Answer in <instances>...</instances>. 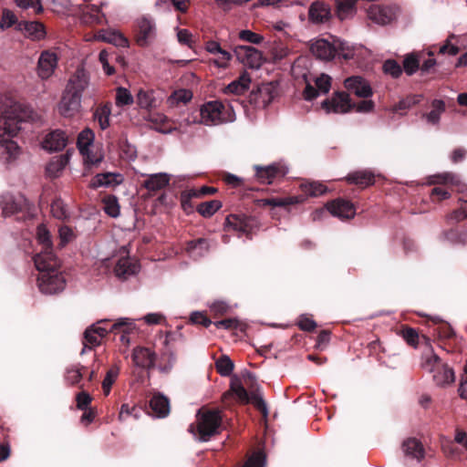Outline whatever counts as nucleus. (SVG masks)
I'll return each instance as SVG.
<instances>
[{
	"label": "nucleus",
	"instance_id": "cd10ccee",
	"mask_svg": "<svg viewBox=\"0 0 467 467\" xmlns=\"http://www.w3.org/2000/svg\"><path fill=\"white\" fill-rule=\"evenodd\" d=\"M402 451L405 456L420 461L424 457V449L420 441L415 438H409L402 443Z\"/></svg>",
	"mask_w": 467,
	"mask_h": 467
},
{
	"label": "nucleus",
	"instance_id": "5fc2aeb1",
	"mask_svg": "<svg viewBox=\"0 0 467 467\" xmlns=\"http://www.w3.org/2000/svg\"><path fill=\"white\" fill-rule=\"evenodd\" d=\"M36 238L38 243L42 245V250H53L51 235L45 224L37 226Z\"/></svg>",
	"mask_w": 467,
	"mask_h": 467
},
{
	"label": "nucleus",
	"instance_id": "f03ea898",
	"mask_svg": "<svg viewBox=\"0 0 467 467\" xmlns=\"http://www.w3.org/2000/svg\"><path fill=\"white\" fill-rule=\"evenodd\" d=\"M20 121L7 112L0 116V161L9 162L20 154V148L12 140L20 130Z\"/></svg>",
	"mask_w": 467,
	"mask_h": 467
},
{
	"label": "nucleus",
	"instance_id": "37998d69",
	"mask_svg": "<svg viewBox=\"0 0 467 467\" xmlns=\"http://www.w3.org/2000/svg\"><path fill=\"white\" fill-rule=\"evenodd\" d=\"M431 110L425 115L428 123L436 125L439 123L441 115L445 111V103L441 99H434L431 102Z\"/></svg>",
	"mask_w": 467,
	"mask_h": 467
},
{
	"label": "nucleus",
	"instance_id": "f3484780",
	"mask_svg": "<svg viewBox=\"0 0 467 467\" xmlns=\"http://www.w3.org/2000/svg\"><path fill=\"white\" fill-rule=\"evenodd\" d=\"M205 50L213 55L214 57L211 60V62L219 68H226L230 65V61L232 60L233 55L223 49L221 45L214 40H209L205 43L204 47Z\"/></svg>",
	"mask_w": 467,
	"mask_h": 467
},
{
	"label": "nucleus",
	"instance_id": "774afa93",
	"mask_svg": "<svg viewBox=\"0 0 467 467\" xmlns=\"http://www.w3.org/2000/svg\"><path fill=\"white\" fill-rule=\"evenodd\" d=\"M403 67L408 75L414 74L419 68V61L414 56H408L403 62Z\"/></svg>",
	"mask_w": 467,
	"mask_h": 467
},
{
	"label": "nucleus",
	"instance_id": "5701e85b",
	"mask_svg": "<svg viewBox=\"0 0 467 467\" xmlns=\"http://www.w3.org/2000/svg\"><path fill=\"white\" fill-rule=\"evenodd\" d=\"M26 200L22 196L15 197L12 194L5 193L1 196L0 206L5 217L16 214L23 209Z\"/></svg>",
	"mask_w": 467,
	"mask_h": 467
},
{
	"label": "nucleus",
	"instance_id": "0eeeda50",
	"mask_svg": "<svg viewBox=\"0 0 467 467\" xmlns=\"http://www.w3.org/2000/svg\"><path fill=\"white\" fill-rule=\"evenodd\" d=\"M37 285L41 293L53 295L61 292L65 288L66 280L59 270L44 272L38 275Z\"/></svg>",
	"mask_w": 467,
	"mask_h": 467
},
{
	"label": "nucleus",
	"instance_id": "a19ab883",
	"mask_svg": "<svg viewBox=\"0 0 467 467\" xmlns=\"http://www.w3.org/2000/svg\"><path fill=\"white\" fill-rule=\"evenodd\" d=\"M111 115V105L109 103L104 104L96 109L94 112V119L99 122L101 130H106L109 127V117Z\"/></svg>",
	"mask_w": 467,
	"mask_h": 467
},
{
	"label": "nucleus",
	"instance_id": "9b49d317",
	"mask_svg": "<svg viewBox=\"0 0 467 467\" xmlns=\"http://www.w3.org/2000/svg\"><path fill=\"white\" fill-rule=\"evenodd\" d=\"M105 321H99L93 324L86 329L83 339V348L81 355H83L87 349H92L93 348L100 345L101 340L109 332V328L104 327Z\"/></svg>",
	"mask_w": 467,
	"mask_h": 467
},
{
	"label": "nucleus",
	"instance_id": "79ce46f5",
	"mask_svg": "<svg viewBox=\"0 0 467 467\" xmlns=\"http://www.w3.org/2000/svg\"><path fill=\"white\" fill-rule=\"evenodd\" d=\"M25 33L33 40H41L47 34L44 25L36 21L27 22L25 25Z\"/></svg>",
	"mask_w": 467,
	"mask_h": 467
},
{
	"label": "nucleus",
	"instance_id": "ea45409f",
	"mask_svg": "<svg viewBox=\"0 0 467 467\" xmlns=\"http://www.w3.org/2000/svg\"><path fill=\"white\" fill-rule=\"evenodd\" d=\"M84 366L80 364L71 365L67 368L65 373V380L70 386H75L80 383L83 378Z\"/></svg>",
	"mask_w": 467,
	"mask_h": 467
},
{
	"label": "nucleus",
	"instance_id": "338daca9",
	"mask_svg": "<svg viewBox=\"0 0 467 467\" xmlns=\"http://www.w3.org/2000/svg\"><path fill=\"white\" fill-rule=\"evenodd\" d=\"M252 99L254 100L256 106H262L263 108L266 107L271 101L269 93L265 89H260L257 93L254 94Z\"/></svg>",
	"mask_w": 467,
	"mask_h": 467
},
{
	"label": "nucleus",
	"instance_id": "412c9836",
	"mask_svg": "<svg viewBox=\"0 0 467 467\" xmlns=\"http://www.w3.org/2000/svg\"><path fill=\"white\" fill-rule=\"evenodd\" d=\"M131 358L135 366L150 369L154 367L157 356L149 348L137 347L133 349Z\"/></svg>",
	"mask_w": 467,
	"mask_h": 467
},
{
	"label": "nucleus",
	"instance_id": "1a4fd4ad",
	"mask_svg": "<svg viewBox=\"0 0 467 467\" xmlns=\"http://www.w3.org/2000/svg\"><path fill=\"white\" fill-rule=\"evenodd\" d=\"M255 175L260 183L271 184L275 180L283 178L287 173V168L278 163L267 166H254Z\"/></svg>",
	"mask_w": 467,
	"mask_h": 467
},
{
	"label": "nucleus",
	"instance_id": "473e14b6",
	"mask_svg": "<svg viewBox=\"0 0 467 467\" xmlns=\"http://www.w3.org/2000/svg\"><path fill=\"white\" fill-rule=\"evenodd\" d=\"M169 182V174L160 172L149 175L143 185L148 191L156 192L165 188Z\"/></svg>",
	"mask_w": 467,
	"mask_h": 467
},
{
	"label": "nucleus",
	"instance_id": "c03bdc74",
	"mask_svg": "<svg viewBox=\"0 0 467 467\" xmlns=\"http://www.w3.org/2000/svg\"><path fill=\"white\" fill-rule=\"evenodd\" d=\"M357 0H337V13L340 20H344L355 13Z\"/></svg>",
	"mask_w": 467,
	"mask_h": 467
},
{
	"label": "nucleus",
	"instance_id": "39448f33",
	"mask_svg": "<svg viewBox=\"0 0 467 467\" xmlns=\"http://www.w3.org/2000/svg\"><path fill=\"white\" fill-rule=\"evenodd\" d=\"M230 395H234L241 403H254L263 415L267 417V407L262 397L257 394L249 395L243 386L241 379L236 376L232 378L230 390L223 394V400H226Z\"/></svg>",
	"mask_w": 467,
	"mask_h": 467
},
{
	"label": "nucleus",
	"instance_id": "09e8293b",
	"mask_svg": "<svg viewBox=\"0 0 467 467\" xmlns=\"http://www.w3.org/2000/svg\"><path fill=\"white\" fill-rule=\"evenodd\" d=\"M222 202L218 200H212L204 202H201L197 206V212L203 217L213 216L220 208Z\"/></svg>",
	"mask_w": 467,
	"mask_h": 467
},
{
	"label": "nucleus",
	"instance_id": "052dcab7",
	"mask_svg": "<svg viewBox=\"0 0 467 467\" xmlns=\"http://www.w3.org/2000/svg\"><path fill=\"white\" fill-rule=\"evenodd\" d=\"M104 211L111 217H117L119 214V205L114 196H109L104 199Z\"/></svg>",
	"mask_w": 467,
	"mask_h": 467
},
{
	"label": "nucleus",
	"instance_id": "69168bd1",
	"mask_svg": "<svg viewBox=\"0 0 467 467\" xmlns=\"http://www.w3.org/2000/svg\"><path fill=\"white\" fill-rule=\"evenodd\" d=\"M91 401V396L86 391L79 392L76 397L77 408L80 410H88Z\"/></svg>",
	"mask_w": 467,
	"mask_h": 467
},
{
	"label": "nucleus",
	"instance_id": "dca6fc26",
	"mask_svg": "<svg viewBox=\"0 0 467 467\" xmlns=\"http://www.w3.org/2000/svg\"><path fill=\"white\" fill-rule=\"evenodd\" d=\"M34 263L39 274L44 272H55L59 270L60 261L53 253V250H41L34 257Z\"/></svg>",
	"mask_w": 467,
	"mask_h": 467
},
{
	"label": "nucleus",
	"instance_id": "7c9ffc66",
	"mask_svg": "<svg viewBox=\"0 0 467 467\" xmlns=\"http://www.w3.org/2000/svg\"><path fill=\"white\" fill-rule=\"evenodd\" d=\"M68 161L69 157L67 154H62L52 158L46 167L47 176L51 178L60 176Z\"/></svg>",
	"mask_w": 467,
	"mask_h": 467
},
{
	"label": "nucleus",
	"instance_id": "ddd939ff",
	"mask_svg": "<svg viewBox=\"0 0 467 467\" xmlns=\"http://www.w3.org/2000/svg\"><path fill=\"white\" fill-rule=\"evenodd\" d=\"M89 86L88 73L83 67H78L69 78L65 89L82 98L83 93L88 90Z\"/></svg>",
	"mask_w": 467,
	"mask_h": 467
},
{
	"label": "nucleus",
	"instance_id": "20e7f679",
	"mask_svg": "<svg viewBox=\"0 0 467 467\" xmlns=\"http://www.w3.org/2000/svg\"><path fill=\"white\" fill-rule=\"evenodd\" d=\"M421 368L432 374L433 381L439 387H446L452 384L455 380L453 369L443 363L432 350L423 354Z\"/></svg>",
	"mask_w": 467,
	"mask_h": 467
},
{
	"label": "nucleus",
	"instance_id": "bb28decb",
	"mask_svg": "<svg viewBox=\"0 0 467 467\" xmlns=\"http://www.w3.org/2000/svg\"><path fill=\"white\" fill-rule=\"evenodd\" d=\"M308 15L310 21L313 23H325L330 17V8L327 4L315 2L311 5Z\"/></svg>",
	"mask_w": 467,
	"mask_h": 467
},
{
	"label": "nucleus",
	"instance_id": "13d9d810",
	"mask_svg": "<svg viewBox=\"0 0 467 467\" xmlns=\"http://www.w3.org/2000/svg\"><path fill=\"white\" fill-rule=\"evenodd\" d=\"M177 32V40L181 45H184L189 48H192L195 44V39L193 35L185 28H176Z\"/></svg>",
	"mask_w": 467,
	"mask_h": 467
},
{
	"label": "nucleus",
	"instance_id": "4468645a",
	"mask_svg": "<svg viewBox=\"0 0 467 467\" xmlns=\"http://www.w3.org/2000/svg\"><path fill=\"white\" fill-rule=\"evenodd\" d=\"M82 98L67 90H64L57 106L58 112L65 118H71L79 112Z\"/></svg>",
	"mask_w": 467,
	"mask_h": 467
},
{
	"label": "nucleus",
	"instance_id": "393cba45",
	"mask_svg": "<svg viewBox=\"0 0 467 467\" xmlns=\"http://www.w3.org/2000/svg\"><path fill=\"white\" fill-rule=\"evenodd\" d=\"M368 17L374 23L384 26L392 21L394 14L390 7L372 5L368 9Z\"/></svg>",
	"mask_w": 467,
	"mask_h": 467
},
{
	"label": "nucleus",
	"instance_id": "e433bc0d",
	"mask_svg": "<svg viewBox=\"0 0 467 467\" xmlns=\"http://www.w3.org/2000/svg\"><path fill=\"white\" fill-rule=\"evenodd\" d=\"M136 102L143 109H151L157 107L153 90L140 89L136 95Z\"/></svg>",
	"mask_w": 467,
	"mask_h": 467
},
{
	"label": "nucleus",
	"instance_id": "a878e982",
	"mask_svg": "<svg viewBox=\"0 0 467 467\" xmlns=\"http://www.w3.org/2000/svg\"><path fill=\"white\" fill-rule=\"evenodd\" d=\"M95 38L119 47H129L130 46L128 38L118 30H100L95 35Z\"/></svg>",
	"mask_w": 467,
	"mask_h": 467
},
{
	"label": "nucleus",
	"instance_id": "6e6552de",
	"mask_svg": "<svg viewBox=\"0 0 467 467\" xmlns=\"http://www.w3.org/2000/svg\"><path fill=\"white\" fill-rule=\"evenodd\" d=\"M234 54L239 62L250 68L258 69L264 63L263 54L250 46H237Z\"/></svg>",
	"mask_w": 467,
	"mask_h": 467
},
{
	"label": "nucleus",
	"instance_id": "58836bf2",
	"mask_svg": "<svg viewBox=\"0 0 467 467\" xmlns=\"http://www.w3.org/2000/svg\"><path fill=\"white\" fill-rule=\"evenodd\" d=\"M95 135L90 129L83 130L78 137L77 146L80 153H87L93 147Z\"/></svg>",
	"mask_w": 467,
	"mask_h": 467
},
{
	"label": "nucleus",
	"instance_id": "2f4dec72",
	"mask_svg": "<svg viewBox=\"0 0 467 467\" xmlns=\"http://www.w3.org/2000/svg\"><path fill=\"white\" fill-rule=\"evenodd\" d=\"M210 249V243L207 239L199 238L197 240L190 241L187 244V253L191 257L197 259L205 255Z\"/></svg>",
	"mask_w": 467,
	"mask_h": 467
},
{
	"label": "nucleus",
	"instance_id": "f257e3e1",
	"mask_svg": "<svg viewBox=\"0 0 467 467\" xmlns=\"http://www.w3.org/2000/svg\"><path fill=\"white\" fill-rule=\"evenodd\" d=\"M312 54L318 59L329 61L335 57L345 60L359 61L360 57L366 52L361 46L350 45L337 38H318L313 41L310 47Z\"/></svg>",
	"mask_w": 467,
	"mask_h": 467
},
{
	"label": "nucleus",
	"instance_id": "c9c22d12",
	"mask_svg": "<svg viewBox=\"0 0 467 467\" xmlns=\"http://www.w3.org/2000/svg\"><path fill=\"white\" fill-rule=\"evenodd\" d=\"M120 182H121V180H120L119 174L107 172V173L97 174L92 179L90 184L93 188H99V187H102V186L108 187V186H111L114 184H119V183H120Z\"/></svg>",
	"mask_w": 467,
	"mask_h": 467
},
{
	"label": "nucleus",
	"instance_id": "72a5a7b5",
	"mask_svg": "<svg viewBox=\"0 0 467 467\" xmlns=\"http://www.w3.org/2000/svg\"><path fill=\"white\" fill-rule=\"evenodd\" d=\"M346 180L349 183L367 187L374 183V174L368 170L357 171L349 173Z\"/></svg>",
	"mask_w": 467,
	"mask_h": 467
},
{
	"label": "nucleus",
	"instance_id": "680f3d73",
	"mask_svg": "<svg viewBox=\"0 0 467 467\" xmlns=\"http://www.w3.org/2000/svg\"><path fill=\"white\" fill-rule=\"evenodd\" d=\"M383 71L385 74H388L395 78H399L402 73V69L400 64L392 59H389L384 62Z\"/></svg>",
	"mask_w": 467,
	"mask_h": 467
},
{
	"label": "nucleus",
	"instance_id": "e2e57ef3",
	"mask_svg": "<svg viewBox=\"0 0 467 467\" xmlns=\"http://www.w3.org/2000/svg\"><path fill=\"white\" fill-rule=\"evenodd\" d=\"M217 192V189L210 186H202L199 189H191L187 192L188 198H200L204 195H211Z\"/></svg>",
	"mask_w": 467,
	"mask_h": 467
},
{
	"label": "nucleus",
	"instance_id": "6ab92c4d",
	"mask_svg": "<svg viewBox=\"0 0 467 467\" xmlns=\"http://www.w3.org/2000/svg\"><path fill=\"white\" fill-rule=\"evenodd\" d=\"M331 77L322 73L314 79L317 88L307 83L304 90V97L306 100L316 99L320 94H327L331 88Z\"/></svg>",
	"mask_w": 467,
	"mask_h": 467
},
{
	"label": "nucleus",
	"instance_id": "4be33fe9",
	"mask_svg": "<svg viewBox=\"0 0 467 467\" xmlns=\"http://www.w3.org/2000/svg\"><path fill=\"white\" fill-rule=\"evenodd\" d=\"M326 209L336 217L340 219H350L355 216L356 210L353 204L342 199H337L330 202H327Z\"/></svg>",
	"mask_w": 467,
	"mask_h": 467
},
{
	"label": "nucleus",
	"instance_id": "7ed1b4c3",
	"mask_svg": "<svg viewBox=\"0 0 467 467\" xmlns=\"http://www.w3.org/2000/svg\"><path fill=\"white\" fill-rule=\"evenodd\" d=\"M200 122L205 126H215L223 123L233 122L235 113L228 104L219 100L205 102L200 108Z\"/></svg>",
	"mask_w": 467,
	"mask_h": 467
},
{
	"label": "nucleus",
	"instance_id": "3c124183",
	"mask_svg": "<svg viewBox=\"0 0 467 467\" xmlns=\"http://www.w3.org/2000/svg\"><path fill=\"white\" fill-rule=\"evenodd\" d=\"M119 374V367L113 365L106 373V376L102 381L103 392L106 396L110 393V389L114 382L116 381Z\"/></svg>",
	"mask_w": 467,
	"mask_h": 467
},
{
	"label": "nucleus",
	"instance_id": "c756f323",
	"mask_svg": "<svg viewBox=\"0 0 467 467\" xmlns=\"http://www.w3.org/2000/svg\"><path fill=\"white\" fill-rule=\"evenodd\" d=\"M150 407L157 418H164L170 412L169 400L161 394L153 395L150 400Z\"/></svg>",
	"mask_w": 467,
	"mask_h": 467
},
{
	"label": "nucleus",
	"instance_id": "4c0bfd02",
	"mask_svg": "<svg viewBox=\"0 0 467 467\" xmlns=\"http://www.w3.org/2000/svg\"><path fill=\"white\" fill-rule=\"evenodd\" d=\"M123 328V335L120 337L121 342L129 345L130 344V338L126 334H129L133 329H135V323L133 319L129 317H120L119 318L112 326L110 330H116L118 328Z\"/></svg>",
	"mask_w": 467,
	"mask_h": 467
},
{
	"label": "nucleus",
	"instance_id": "8fccbe9b",
	"mask_svg": "<svg viewBox=\"0 0 467 467\" xmlns=\"http://www.w3.org/2000/svg\"><path fill=\"white\" fill-rule=\"evenodd\" d=\"M421 95H410L406 98L400 99L392 109V110L396 113L402 114L401 111H405L414 105L418 104L421 100Z\"/></svg>",
	"mask_w": 467,
	"mask_h": 467
},
{
	"label": "nucleus",
	"instance_id": "603ef678",
	"mask_svg": "<svg viewBox=\"0 0 467 467\" xmlns=\"http://www.w3.org/2000/svg\"><path fill=\"white\" fill-rule=\"evenodd\" d=\"M218 373L223 377L230 376L234 370V362L227 355H223L215 361Z\"/></svg>",
	"mask_w": 467,
	"mask_h": 467
},
{
	"label": "nucleus",
	"instance_id": "0e129e2a",
	"mask_svg": "<svg viewBox=\"0 0 467 467\" xmlns=\"http://www.w3.org/2000/svg\"><path fill=\"white\" fill-rule=\"evenodd\" d=\"M265 458L263 453H254L242 467H265Z\"/></svg>",
	"mask_w": 467,
	"mask_h": 467
},
{
	"label": "nucleus",
	"instance_id": "aec40b11",
	"mask_svg": "<svg viewBox=\"0 0 467 467\" xmlns=\"http://www.w3.org/2000/svg\"><path fill=\"white\" fill-rule=\"evenodd\" d=\"M67 140L68 138L65 131L55 130L45 136L42 141V148L49 152L60 151L67 146Z\"/></svg>",
	"mask_w": 467,
	"mask_h": 467
},
{
	"label": "nucleus",
	"instance_id": "f704fd0d",
	"mask_svg": "<svg viewBox=\"0 0 467 467\" xmlns=\"http://www.w3.org/2000/svg\"><path fill=\"white\" fill-rule=\"evenodd\" d=\"M225 228L228 231L233 230L239 233H247L250 225L245 216L230 214L225 219Z\"/></svg>",
	"mask_w": 467,
	"mask_h": 467
},
{
	"label": "nucleus",
	"instance_id": "a211bd4d",
	"mask_svg": "<svg viewBox=\"0 0 467 467\" xmlns=\"http://www.w3.org/2000/svg\"><path fill=\"white\" fill-rule=\"evenodd\" d=\"M344 87L358 98L368 99L373 94L369 83L360 76H352L346 78Z\"/></svg>",
	"mask_w": 467,
	"mask_h": 467
},
{
	"label": "nucleus",
	"instance_id": "c85d7f7f",
	"mask_svg": "<svg viewBox=\"0 0 467 467\" xmlns=\"http://www.w3.org/2000/svg\"><path fill=\"white\" fill-rule=\"evenodd\" d=\"M250 83L251 78L249 74L247 72H243L237 79L232 81L225 87L224 93L234 95L244 94L248 90Z\"/></svg>",
	"mask_w": 467,
	"mask_h": 467
},
{
	"label": "nucleus",
	"instance_id": "bf43d9fd",
	"mask_svg": "<svg viewBox=\"0 0 467 467\" xmlns=\"http://www.w3.org/2000/svg\"><path fill=\"white\" fill-rule=\"evenodd\" d=\"M238 37L242 41L254 45L261 44L264 40V36L262 35L254 33L249 29L241 30L238 33Z\"/></svg>",
	"mask_w": 467,
	"mask_h": 467
},
{
	"label": "nucleus",
	"instance_id": "6e6d98bb",
	"mask_svg": "<svg viewBox=\"0 0 467 467\" xmlns=\"http://www.w3.org/2000/svg\"><path fill=\"white\" fill-rule=\"evenodd\" d=\"M134 99L130 91L126 88L119 87L116 89L115 104L118 107L130 106L133 103Z\"/></svg>",
	"mask_w": 467,
	"mask_h": 467
},
{
	"label": "nucleus",
	"instance_id": "2eb2a0df",
	"mask_svg": "<svg viewBox=\"0 0 467 467\" xmlns=\"http://www.w3.org/2000/svg\"><path fill=\"white\" fill-rule=\"evenodd\" d=\"M57 55L50 50H45L40 54L37 62V75L42 79L49 78L57 67Z\"/></svg>",
	"mask_w": 467,
	"mask_h": 467
},
{
	"label": "nucleus",
	"instance_id": "de8ad7c7",
	"mask_svg": "<svg viewBox=\"0 0 467 467\" xmlns=\"http://www.w3.org/2000/svg\"><path fill=\"white\" fill-rule=\"evenodd\" d=\"M300 202L299 197L291 196V197H284V198H266L262 199L261 202L263 205L272 206V207H285L288 205L296 204Z\"/></svg>",
	"mask_w": 467,
	"mask_h": 467
},
{
	"label": "nucleus",
	"instance_id": "9d476101",
	"mask_svg": "<svg viewBox=\"0 0 467 467\" xmlns=\"http://www.w3.org/2000/svg\"><path fill=\"white\" fill-rule=\"evenodd\" d=\"M322 109L327 113H347L353 107L349 95L346 92H336L331 99L322 102Z\"/></svg>",
	"mask_w": 467,
	"mask_h": 467
},
{
	"label": "nucleus",
	"instance_id": "4d7b16f0",
	"mask_svg": "<svg viewBox=\"0 0 467 467\" xmlns=\"http://www.w3.org/2000/svg\"><path fill=\"white\" fill-rule=\"evenodd\" d=\"M51 213L54 217L59 220H65L68 216L67 208L64 202L60 199H57L52 202Z\"/></svg>",
	"mask_w": 467,
	"mask_h": 467
},
{
	"label": "nucleus",
	"instance_id": "a18cd8bd",
	"mask_svg": "<svg viewBox=\"0 0 467 467\" xmlns=\"http://www.w3.org/2000/svg\"><path fill=\"white\" fill-rule=\"evenodd\" d=\"M300 188L304 193L310 197H317L327 192V188L318 182H307L300 184Z\"/></svg>",
	"mask_w": 467,
	"mask_h": 467
},
{
	"label": "nucleus",
	"instance_id": "864d4df0",
	"mask_svg": "<svg viewBox=\"0 0 467 467\" xmlns=\"http://www.w3.org/2000/svg\"><path fill=\"white\" fill-rule=\"evenodd\" d=\"M192 98V93L189 89H178L172 92V94L168 98V103L170 106H177L180 103H187Z\"/></svg>",
	"mask_w": 467,
	"mask_h": 467
},
{
	"label": "nucleus",
	"instance_id": "49530a36",
	"mask_svg": "<svg viewBox=\"0 0 467 467\" xmlns=\"http://www.w3.org/2000/svg\"><path fill=\"white\" fill-rule=\"evenodd\" d=\"M148 120L152 123L154 130L159 132L170 133L172 130L171 127H166L168 119L162 113H150Z\"/></svg>",
	"mask_w": 467,
	"mask_h": 467
},
{
	"label": "nucleus",
	"instance_id": "423d86ee",
	"mask_svg": "<svg viewBox=\"0 0 467 467\" xmlns=\"http://www.w3.org/2000/svg\"><path fill=\"white\" fill-rule=\"evenodd\" d=\"M222 417L219 410H207L198 418L197 431L202 441H208L218 432Z\"/></svg>",
	"mask_w": 467,
	"mask_h": 467
},
{
	"label": "nucleus",
	"instance_id": "f8f14e48",
	"mask_svg": "<svg viewBox=\"0 0 467 467\" xmlns=\"http://www.w3.org/2000/svg\"><path fill=\"white\" fill-rule=\"evenodd\" d=\"M156 37V26L152 19L140 17L137 20L136 42L140 47H148Z\"/></svg>",
	"mask_w": 467,
	"mask_h": 467
},
{
	"label": "nucleus",
	"instance_id": "b1692460",
	"mask_svg": "<svg viewBox=\"0 0 467 467\" xmlns=\"http://www.w3.org/2000/svg\"><path fill=\"white\" fill-rule=\"evenodd\" d=\"M139 270L140 265L138 262L130 256L119 258L114 268L115 275L122 279H127L128 277L136 275Z\"/></svg>",
	"mask_w": 467,
	"mask_h": 467
}]
</instances>
